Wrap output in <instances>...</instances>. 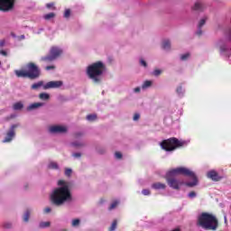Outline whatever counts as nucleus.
Here are the masks:
<instances>
[{
  "label": "nucleus",
  "instance_id": "obj_1",
  "mask_svg": "<svg viewBox=\"0 0 231 231\" xmlns=\"http://www.w3.org/2000/svg\"><path fill=\"white\" fill-rule=\"evenodd\" d=\"M179 174H182V176H187L192 180V181L185 183L186 187H196V185H198V177L194 171H190L189 168L179 167L168 171L165 175V180L169 187L173 189V190H180L183 185V181L176 178Z\"/></svg>",
  "mask_w": 231,
  "mask_h": 231
},
{
  "label": "nucleus",
  "instance_id": "obj_2",
  "mask_svg": "<svg viewBox=\"0 0 231 231\" xmlns=\"http://www.w3.org/2000/svg\"><path fill=\"white\" fill-rule=\"evenodd\" d=\"M58 188L52 189L51 193V200L56 207H62L67 203L73 201V195L69 189V183L66 180H59Z\"/></svg>",
  "mask_w": 231,
  "mask_h": 231
},
{
  "label": "nucleus",
  "instance_id": "obj_3",
  "mask_svg": "<svg viewBox=\"0 0 231 231\" xmlns=\"http://www.w3.org/2000/svg\"><path fill=\"white\" fill-rule=\"evenodd\" d=\"M106 71H107L106 64L102 61H96L87 67L86 75L94 84H100Z\"/></svg>",
  "mask_w": 231,
  "mask_h": 231
},
{
  "label": "nucleus",
  "instance_id": "obj_4",
  "mask_svg": "<svg viewBox=\"0 0 231 231\" xmlns=\"http://www.w3.org/2000/svg\"><path fill=\"white\" fill-rule=\"evenodd\" d=\"M197 225L204 230H217L218 222L216 216L204 212L198 217Z\"/></svg>",
  "mask_w": 231,
  "mask_h": 231
},
{
  "label": "nucleus",
  "instance_id": "obj_5",
  "mask_svg": "<svg viewBox=\"0 0 231 231\" xmlns=\"http://www.w3.org/2000/svg\"><path fill=\"white\" fill-rule=\"evenodd\" d=\"M189 142L187 141H180L177 138H170L168 140H164L160 143V145L163 151L171 152L175 151L178 147H183V145H187Z\"/></svg>",
  "mask_w": 231,
  "mask_h": 231
},
{
  "label": "nucleus",
  "instance_id": "obj_6",
  "mask_svg": "<svg viewBox=\"0 0 231 231\" xmlns=\"http://www.w3.org/2000/svg\"><path fill=\"white\" fill-rule=\"evenodd\" d=\"M62 53H63L62 48L54 46L51 48L50 54L47 56L42 57L41 60H42V62H53V60H57V59H59V57H60Z\"/></svg>",
  "mask_w": 231,
  "mask_h": 231
},
{
  "label": "nucleus",
  "instance_id": "obj_7",
  "mask_svg": "<svg viewBox=\"0 0 231 231\" xmlns=\"http://www.w3.org/2000/svg\"><path fill=\"white\" fill-rule=\"evenodd\" d=\"M28 79H35L41 77V69L34 63H29L26 65Z\"/></svg>",
  "mask_w": 231,
  "mask_h": 231
},
{
  "label": "nucleus",
  "instance_id": "obj_8",
  "mask_svg": "<svg viewBox=\"0 0 231 231\" xmlns=\"http://www.w3.org/2000/svg\"><path fill=\"white\" fill-rule=\"evenodd\" d=\"M15 5V0H0V11L1 12H10L14 9Z\"/></svg>",
  "mask_w": 231,
  "mask_h": 231
},
{
  "label": "nucleus",
  "instance_id": "obj_9",
  "mask_svg": "<svg viewBox=\"0 0 231 231\" xmlns=\"http://www.w3.org/2000/svg\"><path fill=\"white\" fill-rule=\"evenodd\" d=\"M19 127V125H13L9 131H7L5 139L3 140L4 143H10L14 138H15V129Z\"/></svg>",
  "mask_w": 231,
  "mask_h": 231
},
{
  "label": "nucleus",
  "instance_id": "obj_10",
  "mask_svg": "<svg viewBox=\"0 0 231 231\" xmlns=\"http://www.w3.org/2000/svg\"><path fill=\"white\" fill-rule=\"evenodd\" d=\"M68 128L63 125H52L49 127V132L51 134H60L62 133H67Z\"/></svg>",
  "mask_w": 231,
  "mask_h": 231
},
{
  "label": "nucleus",
  "instance_id": "obj_11",
  "mask_svg": "<svg viewBox=\"0 0 231 231\" xmlns=\"http://www.w3.org/2000/svg\"><path fill=\"white\" fill-rule=\"evenodd\" d=\"M62 86V81H49L43 85V89H57Z\"/></svg>",
  "mask_w": 231,
  "mask_h": 231
},
{
  "label": "nucleus",
  "instance_id": "obj_12",
  "mask_svg": "<svg viewBox=\"0 0 231 231\" xmlns=\"http://www.w3.org/2000/svg\"><path fill=\"white\" fill-rule=\"evenodd\" d=\"M217 46L219 47L220 55L222 57H230L231 49H228L226 44H222L221 42L217 43Z\"/></svg>",
  "mask_w": 231,
  "mask_h": 231
},
{
  "label": "nucleus",
  "instance_id": "obj_13",
  "mask_svg": "<svg viewBox=\"0 0 231 231\" xmlns=\"http://www.w3.org/2000/svg\"><path fill=\"white\" fill-rule=\"evenodd\" d=\"M207 177L209 180H212V181H221V180H223V177L219 176V174L217 173V171H216V170H211L208 171Z\"/></svg>",
  "mask_w": 231,
  "mask_h": 231
},
{
  "label": "nucleus",
  "instance_id": "obj_14",
  "mask_svg": "<svg viewBox=\"0 0 231 231\" xmlns=\"http://www.w3.org/2000/svg\"><path fill=\"white\" fill-rule=\"evenodd\" d=\"M208 17L204 16L202 19L199 21V23L197 25V35H203V31L201 30L204 26V24L207 23Z\"/></svg>",
  "mask_w": 231,
  "mask_h": 231
},
{
  "label": "nucleus",
  "instance_id": "obj_15",
  "mask_svg": "<svg viewBox=\"0 0 231 231\" xmlns=\"http://www.w3.org/2000/svg\"><path fill=\"white\" fill-rule=\"evenodd\" d=\"M205 8H207V6L205 5V3L201 2V0L197 1L192 6V10L195 12H204Z\"/></svg>",
  "mask_w": 231,
  "mask_h": 231
},
{
  "label": "nucleus",
  "instance_id": "obj_16",
  "mask_svg": "<svg viewBox=\"0 0 231 231\" xmlns=\"http://www.w3.org/2000/svg\"><path fill=\"white\" fill-rule=\"evenodd\" d=\"M152 189L154 190H165V189H167V185L162 182H154L152 184Z\"/></svg>",
  "mask_w": 231,
  "mask_h": 231
},
{
  "label": "nucleus",
  "instance_id": "obj_17",
  "mask_svg": "<svg viewBox=\"0 0 231 231\" xmlns=\"http://www.w3.org/2000/svg\"><path fill=\"white\" fill-rule=\"evenodd\" d=\"M42 106H44V103H41V102L32 103V104H30L26 109L27 111H35V109H39V107H42Z\"/></svg>",
  "mask_w": 231,
  "mask_h": 231
},
{
  "label": "nucleus",
  "instance_id": "obj_18",
  "mask_svg": "<svg viewBox=\"0 0 231 231\" xmlns=\"http://www.w3.org/2000/svg\"><path fill=\"white\" fill-rule=\"evenodd\" d=\"M162 50H165V51H171V40H163L162 43Z\"/></svg>",
  "mask_w": 231,
  "mask_h": 231
},
{
  "label": "nucleus",
  "instance_id": "obj_19",
  "mask_svg": "<svg viewBox=\"0 0 231 231\" xmlns=\"http://www.w3.org/2000/svg\"><path fill=\"white\" fill-rule=\"evenodd\" d=\"M16 77L23 78V79H28V72L27 70H15L14 71Z\"/></svg>",
  "mask_w": 231,
  "mask_h": 231
},
{
  "label": "nucleus",
  "instance_id": "obj_20",
  "mask_svg": "<svg viewBox=\"0 0 231 231\" xmlns=\"http://www.w3.org/2000/svg\"><path fill=\"white\" fill-rule=\"evenodd\" d=\"M42 87L44 88V81H38V82L32 85L31 89L36 90V89H39Z\"/></svg>",
  "mask_w": 231,
  "mask_h": 231
},
{
  "label": "nucleus",
  "instance_id": "obj_21",
  "mask_svg": "<svg viewBox=\"0 0 231 231\" xmlns=\"http://www.w3.org/2000/svg\"><path fill=\"white\" fill-rule=\"evenodd\" d=\"M23 107H24V105L23 104V102H16L13 106V109L14 111H21V109H23Z\"/></svg>",
  "mask_w": 231,
  "mask_h": 231
},
{
  "label": "nucleus",
  "instance_id": "obj_22",
  "mask_svg": "<svg viewBox=\"0 0 231 231\" xmlns=\"http://www.w3.org/2000/svg\"><path fill=\"white\" fill-rule=\"evenodd\" d=\"M48 169H51L52 171H59V164L55 162H51L48 164Z\"/></svg>",
  "mask_w": 231,
  "mask_h": 231
},
{
  "label": "nucleus",
  "instance_id": "obj_23",
  "mask_svg": "<svg viewBox=\"0 0 231 231\" xmlns=\"http://www.w3.org/2000/svg\"><path fill=\"white\" fill-rule=\"evenodd\" d=\"M152 86V82L151 80H145L142 85V89H149Z\"/></svg>",
  "mask_w": 231,
  "mask_h": 231
},
{
  "label": "nucleus",
  "instance_id": "obj_24",
  "mask_svg": "<svg viewBox=\"0 0 231 231\" xmlns=\"http://www.w3.org/2000/svg\"><path fill=\"white\" fill-rule=\"evenodd\" d=\"M30 214H32V211H30V209H27L23 214V221L25 223H28L30 221Z\"/></svg>",
  "mask_w": 231,
  "mask_h": 231
},
{
  "label": "nucleus",
  "instance_id": "obj_25",
  "mask_svg": "<svg viewBox=\"0 0 231 231\" xmlns=\"http://www.w3.org/2000/svg\"><path fill=\"white\" fill-rule=\"evenodd\" d=\"M120 205V201L115 200L110 204V207L108 208V210H115Z\"/></svg>",
  "mask_w": 231,
  "mask_h": 231
},
{
  "label": "nucleus",
  "instance_id": "obj_26",
  "mask_svg": "<svg viewBox=\"0 0 231 231\" xmlns=\"http://www.w3.org/2000/svg\"><path fill=\"white\" fill-rule=\"evenodd\" d=\"M70 145L72 147H76V148L84 147V143H82V141H76V142L71 143Z\"/></svg>",
  "mask_w": 231,
  "mask_h": 231
},
{
  "label": "nucleus",
  "instance_id": "obj_27",
  "mask_svg": "<svg viewBox=\"0 0 231 231\" xmlns=\"http://www.w3.org/2000/svg\"><path fill=\"white\" fill-rule=\"evenodd\" d=\"M39 98L41 100H50V94H48V93H41L39 95Z\"/></svg>",
  "mask_w": 231,
  "mask_h": 231
},
{
  "label": "nucleus",
  "instance_id": "obj_28",
  "mask_svg": "<svg viewBox=\"0 0 231 231\" xmlns=\"http://www.w3.org/2000/svg\"><path fill=\"white\" fill-rule=\"evenodd\" d=\"M53 17H55V13H49L43 15V19H45V21H50L51 19H53Z\"/></svg>",
  "mask_w": 231,
  "mask_h": 231
},
{
  "label": "nucleus",
  "instance_id": "obj_29",
  "mask_svg": "<svg viewBox=\"0 0 231 231\" xmlns=\"http://www.w3.org/2000/svg\"><path fill=\"white\" fill-rule=\"evenodd\" d=\"M87 120H88V122H95V120H97V115L91 114V115L87 116Z\"/></svg>",
  "mask_w": 231,
  "mask_h": 231
},
{
  "label": "nucleus",
  "instance_id": "obj_30",
  "mask_svg": "<svg viewBox=\"0 0 231 231\" xmlns=\"http://www.w3.org/2000/svg\"><path fill=\"white\" fill-rule=\"evenodd\" d=\"M189 59H190V53L189 52H186L180 55V60L185 61V60H189Z\"/></svg>",
  "mask_w": 231,
  "mask_h": 231
},
{
  "label": "nucleus",
  "instance_id": "obj_31",
  "mask_svg": "<svg viewBox=\"0 0 231 231\" xmlns=\"http://www.w3.org/2000/svg\"><path fill=\"white\" fill-rule=\"evenodd\" d=\"M50 225H51V223H50L49 221L47 222H41L39 224L40 228H48L50 226Z\"/></svg>",
  "mask_w": 231,
  "mask_h": 231
},
{
  "label": "nucleus",
  "instance_id": "obj_32",
  "mask_svg": "<svg viewBox=\"0 0 231 231\" xmlns=\"http://www.w3.org/2000/svg\"><path fill=\"white\" fill-rule=\"evenodd\" d=\"M176 91L180 97H183V95H185V90L182 87H178Z\"/></svg>",
  "mask_w": 231,
  "mask_h": 231
},
{
  "label": "nucleus",
  "instance_id": "obj_33",
  "mask_svg": "<svg viewBox=\"0 0 231 231\" xmlns=\"http://www.w3.org/2000/svg\"><path fill=\"white\" fill-rule=\"evenodd\" d=\"M188 198L189 199H194L195 198H198V193H196V191H190L188 193Z\"/></svg>",
  "mask_w": 231,
  "mask_h": 231
},
{
  "label": "nucleus",
  "instance_id": "obj_34",
  "mask_svg": "<svg viewBox=\"0 0 231 231\" xmlns=\"http://www.w3.org/2000/svg\"><path fill=\"white\" fill-rule=\"evenodd\" d=\"M152 75H153V77H160V75H162V69H154L152 72Z\"/></svg>",
  "mask_w": 231,
  "mask_h": 231
},
{
  "label": "nucleus",
  "instance_id": "obj_35",
  "mask_svg": "<svg viewBox=\"0 0 231 231\" xmlns=\"http://www.w3.org/2000/svg\"><path fill=\"white\" fill-rule=\"evenodd\" d=\"M71 15V10L69 9H66L65 13L63 14V17H65V19H69V16Z\"/></svg>",
  "mask_w": 231,
  "mask_h": 231
},
{
  "label": "nucleus",
  "instance_id": "obj_36",
  "mask_svg": "<svg viewBox=\"0 0 231 231\" xmlns=\"http://www.w3.org/2000/svg\"><path fill=\"white\" fill-rule=\"evenodd\" d=\"M73 170H71V168L65 169V176H67L68 178H69V176H71Z\"/></svg>",
  "mask_w": 231,
  "mask_h": 231
},
{
  "label": "nucleus",
  "instance_id": "obj_37",
  "mask_svg": "<svg viewBox=\"0 0 231 231\" xmlns=\"http://www.w3.org/2000/svg\"><path fill=\"white\" fill-rule=\"evenodd\" d=\"M12 226H14V225L12 224V222H5L4 223V228L10 230V228H12Z\"/></svg>",
  "mask_w": 231,
  "mask_h": 231
},
{
  "label": "nucleus",
  "instance_id": "obj_38",
  "mask_svg": "<svg viewBox=\"0 0 231 231\" xmlns=\"http://www.w3.org/2000/svg\"><path fill=\"white\" fill-rule=\"evenodd\" d=\"M139 64H140V66H142L143 68H147V66H148L147 61H145V60H143V59H140V60H139Z\"/></svg>",
  "mask_w": 231,
  "mask_h": 231
},
{
  "label": "nucleus",
  "instance_id": "obj_39",
  "mask_svg": "<svg viewBox=\"0 0 231 231\" xmlns=\"http://www.w3.org/2000/svg\"><path fill=\"white\" fill-rule=\"evenodd\" d=\"M71 225H72V226H79V225H80V219L76 218V219L72 220Z\"/></svg>",
  "mask_w": 231,
  "mask_h": 231
},
{
  "label": "nucleus",
  "instance_id": "obj_40",
  "mask_svg": "<svg viewBox=\"0 0 231 231\" xmlns=\"http://www.w3.org/2000/svg\"><path fill=\"white\" fill-rule=\"evenodd\" d=\"M116 225H117V222H116V220H115V221L112 223V225H111V226H110V228H109V231H116Z\"/></svg>",
  "mask_w": 231,
  "mask_h": 231
},
{
  "label": "nucleus",
  "instance_id": "obj_41",
  "mask_svg": "<svg viewBox=\"0 0 231 231\" xmlns=\"http://www.w3.org/2000/svg\"><path fill=\"white\" fill-rule=\"evenodd\" d=\"M142 194H143V196H151V190H150V189H143V190H142Z\"/></svg>",
  "mask_w": 231,
  "mask_h": 231
},
{
  "label": "nucleus",
  "instance_id": "obj_42",
  "mask_svg": "<svg viewBox=\"0 0 231 231\" xmlns=\"http://www.w3.org/2000/svg\"><path fill=\"white\" fill-rule=\"evenodd\" d=\"M42 32H44V28H39L37 31H33V33L35 35H40V33H42Z\"/></svg>",
  "mask_w": 231,
  "mask_h": 231
},
{
  "label": "nucleus",
  "instance_id": "obj_43",
  "mask_svg": "<svg viewBox=\"0 0 231 231\" xmlns=\"http://www.w3.org/2000/svg\"><path fill=\"white\" fill-rule=\"evenodd\" d=\"M72 157L76 158V159H79V158L82 157V153H80V152H74V153H72Z\"/></svg>",
  "mask_w": 231,
  "mask_h": 231
},
{
  "label": "nucleus",
  "instance_id": "obj_44",
  "mask_svg": "<svg viewBox=\"0 0 231 231\" xmlns=\"http://www.w3.org/2000/svg\"><path fill=\"white\" fill-rule=\"evenodd\" d=\"M115 158H116V160H122V152H116L115 153Z\"/></svg>",
  "mask_w": 231,
  "mask_h": 231
},
{
  "label": "nucleus",
  "instance_id": "obj_45",
  "mask_svg": "<svg viewBox=\"0 0 231 231\" xmlns=\"http://www.w3.org/2000/svg\"><path fill=\"white\" fill-rule=\"evenodd\" d=\"M46 71H51V69H55V65H50L45 67Z\"/></svg>",
  "mask_w": 231,
  "mask_h": 231
},
{
  "label": "nucleus",
  "instance_id": "obj_46",
  "mask_svg": "<svg viewBox=\"0 0 231 231\" xmlns=\"http://www.w3.org/2000/svg\"><path fill=\"white\" fill-rule=\"evenodd\" d=\"M133 120L134 122L140 120V114H134Z\"/></svg>",
  "mask_w": 231,
  "mask_h": 231
},
{
  "label": "nucleus",
  "instance_id": "obj_47",
  "mask_svg": "<svg viewBox=\"0 0 231 231\" xmlns=\"http://www.w3.org/2000/svg\"><path fill=\"white\" fill-rule=\"evenodd\" d=\"M24 39H26V37L24 36V34H22L20 36L17 37V41H24Z\"/></svg>",
  "mask_w": 231,
  "mask_h": 231
},
{
  "label": "nucleus",
  "instance_id": "obj_48",
  "mask_svg": "<svg viewBox=\"0 0 231 231\" xmlns=\"http://www.w3.org/2000/svg\"><path fill=\"white\" fill-rule=\"evenodd\" d=\"M140 91H142V88L140 87H136L135 88H134V93H140Z\"/></svg>",
  "mask_w": 231,
  "mask_h": 231
},
{
  "label": "nucleus",
  "instance_id": "obj_49",
  "mask_svg": "<svg viewBox=\"0 0 231 231\" xmlns=\"http://www.w3.org/2000/svg\"><path fill=\"white\" fill-rule=\"evenodd\" d=\"M43 212H44L45 214H50V212H51V208H45L44 210H43Z\"/></svg>",
  "mask_w": 231,
  "mask_h": 231
},
{
  "label": "nucleus",
  "instance_id": "obj_50",
  "mask_svg": "<svg viewBox=\"0 0 231 231\" xmlns=\"http://www.w3.org/2000/svg\"><path fill=\"white\" fill-rule=\"evenodd\" d=\"M53 6H55V4L53 3H49L46 5V8H53Z\"/></svg>",
  "mask_w": 231,
  "mask_h": 231
},
{
  "label": "nucleus",
  "instance_id": "obj_51",
  "mask_svg": "<svg viewBox=\"0 0 231 231\" xmlns=\"http://www.w3.org/2000/svg\"><path fill=\"white\" fill-rule=\"evenodd\" d=\"M6 44V41L2 40L0 41V48H3Z\"/></svg>",
  "mask_w": 231,
  "mask_h": 231
},
{
  "label": "nucleus",
  "instance_id": "obj_52",
  "mask_svg": "<svg viewBox=\"0 0 231 231\" xmlns=\"http://www.w3.org/2000/svg\"><path fill=\"white\" fill-rule=\"evenodd\" d=\"M0 55H3L4 57H7L8 53L5 51H0Z\"/></svg>",
  "mask_w": 231,
  "mask_h": 231
},
{
  "label": "nucleus",
  "instance_id": "obj_53",
  "mask_svg": "<svg viewBox=\"0 0 231 231\" xmlns=\"http://www.w3.org/2000/svg\"><path fill=\"white\" fill-rule=\"evenodd\" d=\"M227 39L231 42V31L227 32Z\"/></svg>",
  "mask_w": 231,
  "mask_h": 231
},
{
  "label": "nucleus",
  "instance_id": "obj_54",
  "mask_svg": "<svg viewBox=\"0 0 231 231\" xmlns=\"http://www.w3.org/2000/svg\"><path fill=\"white\" fill-rule=\"evenodd\" d=\"M11 37H13V39H17L19 36L15 35V33H14V32H12Z\"/></svg>",
  "mask_w": 231,
  "mask_h": 231
},
{
  "label": "nucleus",
  "instance_id": "obj_55",
  "mask_svg": "<svg viewBox=\"0 0 231 231\" xmlns=\"http://www.w3.org/2000/svg\"><path fill=\"white\" fill-rule=\"evenodd\" d=\"M172 231H180V229L177 228V229H173Z\"/></svg>",
  "mask_w": 231,
  "mask_h": 231
},
{
  "label": "nucleus",
  "instance_id": "obj_56",
  "mask_svg": "<svg viewBox=\"0 0 231 231\" xmlns=\"http://www.w3.org/2000/svg\"><path fill=\"white\" fill-rule=\"evenodd\" d=\"M225 221L226 222V217H225Z\"/></svg>",
  "mask_w": 231,
  "mask_h": 231
},
{
  "label": "nucleus",
  "instance_id": "obj_57",
  "mask_svg": "<svg viewBox=\"0 0 231 231\" xmlns=\"http://www.w3.org/2000/svg\"><path fill=\"white\" fill-rule=\"evenodd\" d=\"M0 66H1V61H0Z\"/></svg>",
  "mask_w": 231,
  "mask_h": 231
}]
</instances>
